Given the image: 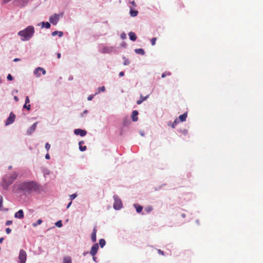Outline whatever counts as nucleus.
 Returning <instances> with one entry per match:
<instances>
[{
	"label": "nucleus",
	"mask_w": 263,
	"mask_h": 263,
	"mask_svg": "<svg viewBox=\"0 0 263 263\" xmlns=\"http://www.w3.org/2000/svg\"><path fill=\"white\" fill-rule=\"evenodd\" d=\"M18 189L23 192L25 194L30 195L33 193H40L42 191V187L36 182H24L18 185Z\"/></svg>",
	"instance_id": "1"
},
{
	"label": "nucleus",
	"mask_w": 263,
	"mask_h": 263,
	"mask_svg": "<svg viewBox=\"0 0 263 263\" xmlns=\"http://www.w3.org/2000/svg\"><path fill=\"white\" fill-rule=\"evenodd\" d=\"M34 33V27L32 26H29L24 30L19 31L18 35L21 37L22 41H25L29 40L33 36Z\"/></svg>",
	"instance_id": "2"
},
{
	"label": "nucleus",
	"mask_w": 263,
	"mask_h": 263,
	"mask_svg": "<svg viewBox=\"0 0 263 263\" xmlns=\"http://www.w3.org/2000/svg\"><path fill=\"white\" fill-rule=\"evenodd\" d=\"M17 175L15 172L13 173L11 175L6 176L3 178L2 182L3 187L7 190L13 181L17 178Z\"/></svg>",
	"instance_id": "3"
},
{
	"label": "nucleus",
	"mask_w": 263,
	"mask_h": 263,
	"mask_svg": "<svg viewBox=\"0 0 263 263\" xmlns=\"http://www.w3.org/2000/svg\"><path fill=\"white\" fill-rule=\"evenodd\" d=\"M114 208L116 210H120L122 207V203L121 199H120L117 196H114Z\"/></svg>",
	"instance_id": "4"
},
{
	"label": "nucleus",
	"mask_w": 263,
	"mask_h": 263,
	"mask_svg": "<svg viewBox=\"0 0 263 263\" xmlns=\"http://www.w3.org/2000/svg\"><path fill=\"white\" fill-rule=\"evenodd\" d=\"M27 258V254L26 252L21 249L20 251L19 255H18V259L20 263H25Z\"/></svg>",
	"instance_id": "5"
},
{
	"label": "nucleus",
	"mask_w": 263,
	"mask_h": 263,
	"mask_svg": "<svg viewBox=\"0 0 263 263\" xmlns=\"http://www.w3.org/2000/svg\"><path fill=\"white\" fill-rule=\"evenodd\" d=\"M15 119V115L13 112H11L9 114V117L7 118V119L5 122V125H8L12 124V123H13Z\"/></svg>",
	"instance_id": "6"
},
{
	"label": "nucleus",
	"mask_w": 263,
	"mask_h": 263,
	"mask_svg": "<svg viewBox=\"0 0 263 263\" xmlns=\"http://www.w3.org/2000/svg\"><path fill=\"white\" fill-rule=\"evenodd\" d=\"M59 20V15L58 14H54L52 15L50 18L49 21L53 25H56Z\"/></svg>",
	"instance_id": "7"
},
{
	"label": "nucleus",
	"mask_w": 263,
	"mask_h": 263,
	"mask_svg": "<svg viewBox=\"0 0 263 263\" xmlns=\"http://www.w3.org/2000/svg\"><path fill=\"white\" fill-rule=\"evenodd\" d=\"M99 249V245L98 243H96L92 246L90 253L92 256H94L97 253L98 250Z\"/></svg>",
	"instance_id": "8"
},
{
	"label": "nucleus",
	"mask_w": 263,
	"mask_h": 263,
	"mask_svg": "<svg viewBox=\"0 0 263 263\" xmlns=\"http://www.w3.org/2000/svg\"><path fill=\"white\" fill-rule=\"evenodd\" d=\"M74 133L76 135H80L81 136L83 137L86 135L87 132L84 129H76L74 130Z\"/></svg>",
	"instance_id": "9"
},
{
	"label": "nucleus",
	"mask_w": 263,
	"mask_h": 263,
	"mask_svg": "<svg viewBox=\"0 0 263 263\" xmlns=\"http://www.w3.org/2000/svg\"><path fill=\"white\" fill-rule=\"evenodd\" d=\"M28 1L29 0H16L15 2L18 6L23 7L27 5Z\"/></svg>",
	"instance_id": "10"
},
{
	"label": "nucleus",
	"mask_w": 263,
	"mask_h": 263,
	"mask_svg": "<svg viewBox=\"0 0 263 263\" xmlns=\"http://www.w3.org/2000/svg\"><path fill=\"white\" fill-rule=\"evenodd\" d=\"M37 122H35L27 130V134L31 135L36 129Z\"/></svg>",
	"instance_id": "11"
},
{
	"label": "nucleus",
	"mask_w": 263,
	"mask_h": 263,
	"mask_svg": "<svg viewBox=\"0 0 263 263\" xmlns=\"http://www.w3.org/2000/svg\"><path fill=\"white\" fill-rule=\"evenodd\" d=\"M97 232V229L96 227H95L93 229L92 233L91 235V239L93 242H95L97 240V237H96V234Z\"/></svg>",
	"instance_id": "12"
},
{
	"label": "nucleus",
	"mask_w": 263,
	"mask_h": 263,
	"mask_svg": "<svg viewBox=\"0 0 263 263\" xmlns=\"http://www.w3.org/2000/svg\"><path fill=\"white\" fill-rule=\"evenodd\" d=\"M39 71H42L43 74H46V70L41 67H38L36 68L34 71V73L36 75H37V77H39L40 76V74H38Z\"/></svg>",
	"instance_id": "13"
},
{
	"label": "nucleus",
	"mask_w": 263,
	"mask_h": 263,
	"mask_svg": "<svg viewBox=\"0 0 263 263\" xmlns=\"http://www.w3.org/2000/svg\"><path fill=\"white\" fill-rule=\"evenodd\" d=\"M138 111L137 110H133V112H132V120L134 121V122H136V121H138Z\"/></svg>",
	"instance_id": "14"
},
{
	"label": "nucleus",
	"mask_w": 263,
	"mask_h": 263,
	"mask_svg": "<svg viewBox=\"0 0 263 263\" xmlns=\"http://www.w3.org/2000/svg\"><path fill=\"white\" fill-rule=\"evenodd\" d=\"M149 95H147L145 97H143L142 95H140V100L137 101V104L138 105L141 104L144 101L146 100L147 98H148Z\"/></svg>",
	"instance_id": "15"
},
{
	"label": "nucleus",
	"mask_w": 263,
	"mask_h": 263,
	"mask_svg": "<svg viewBox=\"0 0 263 263\" xmlns=\"http://www.w3.org/2000/svg\"><path fill=\"white\" fill-rule=\"evenodd\" d=\"M112 50L111 47H104L102 49V52L103 53H110Z\"/></svg>",
	"instance_id": "16"
},
{
	"label": "nucleus",
	"mask_w": 263,
	"mask_h": 263,
	"mask_svg": "<svg viewBox=\"0 0 263 263\" xmlns=\"http://www.w3.org/2000/svg\"><path fill=\"white\" fill-rule=\"evenodd\" d=\"M128 35H129V39L132 41H135L136 40L137 36L134 32H132V31L129 32V33H128Z\"/></svg>",
	"instance_id": "17"
},
{
	"label": "nucleus",
	"mask_w": 263,
	"mask_h": 263,
	"mask_svg": "<svg viewBox=\"0 0 263 263\" xmlns=\"http://www.w3.org/2000/svg\"><path fill=\"white\" fill-rule=\"evenodd\" d=\"M187 112H185L183 114L179 116V119L181 122L185 121L186 120V119L187 118Z\"/></svg>",
	"instance_id": "18"
},
{
	"label": "nucleus",
	"mask_w": 263,
	"mask_h": 263,
	"mask_svg": "<svg viewBox=\"0 0 263 263\" xmlns=\"http://www.w3.org/2000/svg\"><path fill=\"white\" fill-rule=\"evenodd\" d=\"M138 13V11L134 10L132 8L130 9V16H132L133 17L136 16L137 15Z\"/></svg>",
	"instance_id": "19"
},
{
	"label": "nucleus",
	"mask_w": 263,
	"mask_h": 263,
	"mask_svg": "<svg viewBox=\"0 0 263 263\" xmlns=\"http://www.w3.org/2000/svg\"><path fill=\"white\" fill-rule=\"evenodd\" d=\"M135 52L141 55H143L145 53L144 50L142 48L136 49Z\"/></svg>",
	"instance_id": "20"
},
{
	"label": "nucleus",
	"mask_w": 263,
	"mask_h": 263,
	"mask_svg": "<svg viewBox=\"0 0 263 263\" xmlns=\"http://www.w3.org/2000/svg\"><path fill=\"white\" fill-rule=\"evenodd\" d=\"M179 123V121L178 120V119H176L173 123H171V122H169L168 123V125L170 126L171 125L172 126V128H174L176 126V125H177V123Z\"/></svg>",
	"instance_id": "21"
},
{
	"label": "nucleus",
	"mask_w": 263,
	"mask_h": 263,
	"mask_svg": "<svg viewBox=\"0 0 263 263\" xmlns=\"http://www.w3.org/2000/svg\"><path fill=\"white\" fill-rule=\"evenodd\" d=\"M42 27H45L46 28H49L50 27V24L48 22H44L42 23Z\"/></svg>",
	"instance_id": "22"
},
{
	"label": "nucleus",
	"mask_w": 263,
	"mask_h": 263,
	"mask_svg": "<svg viewBox=\"0 0 263 263\" xmlns=\"http://www.w3.org/2000/svg\"><path fill=\"white\" fill-rule=\"evenodd\" d=\"M58 34L60 37H61L63 35V33L62 31H54L52 33V36H55V35Z\"/></svg>",
	"instance_id": "23"
},
{
	"label": "nucleus",
	"mask_w": 263,
	"mask_h": 263,
	"mask_svg": "<svg viewBox=\"0 0 263 263\" xmlns=\"http://www.w3.org/2000/svg\"><path fill=\"white\" fill-rule=\"evenodd\" d=\"M134 206L136 209V211L137 213H139L141 212V211L143 209V207L142 206L138 205V204H135Z\"/></svg>",
	"instance_id": "24"
},
{
	"label": "nucleus",
	"mask_w": 263,
	"mask_h": 263,
	"mask_svg": "<svg viewBox=\"0 0 263 263\" xmlns=\"http://www.w3.org/2000/svg\"><path fill=\"white\" fill-rule=\"evenodd\" d=\"M63 263H71V259L69 256L64 258Z\"/></svg>",
	"instance_id": "25"
},
{
	"label": "nucleus",
	"mask_w": 263,
	"mask_h": 263,
	"mask_svg": "<svg viewBox=\"0 0 263 263\" xmlns=\"http://www.w3.org/2000/svg\"><path fill=\"white\" fill-rule=\"evenodd\" d=\"M99 244L101 248H103L106 244V241L104 239H101L99 240Z\"/></svg>",
	"instance_id": "26"
},
{
	"label": "nucleus",
	"mask_w": 263,
	"mask_h": 263,
	"mask_svg": "<svg viewBox=\"0 0 263 263\" xmlns=\"http://www.w3.org/2000/svg\"><path fill=\"white\" fill-rule=\"evenodd\" d=\"M42 222V220L41 219H39L37 220V221H36V223H34L32 224V226L34 227H36L37 225L39 224H41Z\"/></svg>",
	"instance_id": "27"
},
{
	"label": "nucleus",
	"mask_w": 263,
	"mask_h": 263,
	"mask_svg": "<svg viewBox=\"0 0 263 263\" xmlns=\"http://www.w3.org/2000/svg\"><path fill=\"white\" fill-rule=\"evenodd\" d=\"M55 225L59 227V228H61L62 227V221L61 220H59L57 222H55Z\"/></svg>",
	"instance_id": "28"
},
{
	"label": "nucleus",
	"mask_w": 263,
	"mask_h": 263,
	"mask_svg": "<svg viewBox=\"0 0 263 263\" xmlns=\"http://www.w3.org/2000/svg\"><path fill=\"white\" fill-rule=\"evenodd\" d=\"M171 74L170 72H165L162 74L161 77L165 78L166 76H170Z\"/></svg>",
	"instance_id": "29"
},
{
	"label": "nucleus",
	"mask_w": 263,
	"mask_h": 263,
	"mask_svg": "<svg viewBox=\"0 0 263 263\" xmlns=\"http://www.w3.org/2000/svg\"><path fill=\"white\" fill-rule=\"evenodd\" d=\"M145 211L147 212H151L152 211V208L151 206H147L145 208Z\"/></svg>",
	"instance_id": "30"
},
{
	"label": "nucleus",
	"mask_w": 263,
	"mask_h": 263,
	"mask_svg": "<svg viewBox=\"0 0 263 263\" xmlns=\"http://www.w3.org/2000/svg\"><path fill=\"white\" fill-rule=\"evenodd\" d=\"M157 40L156 37H153L151 40V44L152 46H154L155 45L156 41Z\"/></svg>",
	"instance_id": "31"
},
{
	"label": "nucleus",
	"mask_w": 263,
	"mask_h": 263,
	"mask_svg": "<svg viewBox=\"0 0 263 263\" xmlns=\"http://www.w3.org/2000/svg\"><path fill=\"white\" fill-rule=\"evenodd\" d=\"M77 196V195L76 194H73L72 195H70L69 196L70 197V200L71 201H72V200H73L74 198H76Z\"/></svg>",
	"instance_id": "32"
},
{
	"label": "nucleus",
	"mask_w": 263,
	"mask_h": 263,
	"mask_svg": "<svg viewBox=\"0 0 263 263\" xmlns=\"http://www.w3.org/2000/svg\"><path fill=\"white\" fill-rule=\"evenodd\" d=\"M23 108L27 109L28 110H30L31 109L30 105V104L27 105V104H25L23 106Z\"/></svg>",
	"instance_id": "33"
},
{
	"label": "nucleus",
	"mask_w": 263,
	"mask_h": 263,
	"mask_svg": "<svg viewBox=\"0 0 263 263\" xmlns=\"http://www.w3.org/2000/svg\"><path fill=\"white\" fill-rule=\"evenodd\" d=\"M98 89V93H99L101 91H102V92L104 91L105 90V88L104 86H102V87H99Z\"/></svg>",
	"instance_id": "34"
},
{
	"label": "nucleus",
	"mask_w": 263,
	"mask_h": 263,
	"mask_svg": "<svg viewBox=\"0 0 263 263\" xmlns=\"http://www.w3.org/2000/svg\"><path fill=\"white\" fill-rule=\"evenodd\" d=\"M79 149L82 152L85 151L86 149V146H83L82 145H79Z\"/></svg>",
	"instance_id": "35"
},
{
	"label": "nucleus",
	"mask_w": 263,
	"mask_h": 263,
	"mask_svg": "<svg viewBox=\"0 0 263 263\" xmlns=\"http://www.w3.org/2000/svg\"><path fill=\"white\" fill-rule=\"evenodd\" d=\"M7 78L8 80H9V81H12L13 80V77L10 74H8Z\"/></svg>",
	"instance_id": "36"
},
{
	"label": "nucleus",
	"mask_w": 263,
	"mask_h": 263,
	"mask_svg": "<svg viewBox=\"0 0 263 263\" xmlns=\"http://www.w3.org/2000/svg\"><path fill=\"white\" fill-rule=\"evenodd\" d=\"M45 147L47 151H48L50 148V145L48 143H46Z\"/></svg>",
	"instance_id": "37"
},
{
	"label": "nucleus",
	"mask_w": 263,
	"mask_h": 263,
	"mask_svg": "<svg viewBox=\"0 0 263 263\" xmlns=\"http://www.w3.org/2000/svg\"><path fill=\"white\" fill-rule=\"evenodd\" d=\"M24 215H15V217L19 219H22Z\"/></svg>",
	"instance_id": "38"
},
{
	"label": "nucleus",
	"mask_w": 263,
	"mask_h": 263,
	"mask_svg": "<svg viewBox=\"0 0 263 263\" xmlns=\"http://www.w3.org/2000/svg\"><path fill=\"white\" fill-rule=\"evenodd\" d=\"M30 103V100H29V97L28 96H27L26 97V99H25V104H29Z\"/></svg>",
	"instance_id": "39"
},
{
	"label": "nucleus",
	"mask_w": 263,
	"mask_h": 263,
	"mask_svg": "<svg viewBox=\"0 0 263 263\" xmlns=\"http://www.w3.org/2000/svg\"><path fill=\"white\" fill-rule=\"evenodd\" d=\"M3 203V198L2 196H0V210H2V206Z\"/></svg>",
	"instance_id": "40"
},
{
	"label": "nucleus",
	"mask_w": 263,
	"mask_h": 263,
	"mask_svg": "<svg viewBox=\"0 0 263 263\" xmlns=\"http://www.w3.org/2000/svg\"><path fill=\"white\" fill-rule=\"evenodd\" d=\"M158 253L160 254V255H164V253L163 251L160 250V249H158Z\"/></svg>",
	"instance_id": "41"
},
{
	"label": "nucleus",
	"mask_w": 263,
	"mask_h": 263,
	"mask_svg": "<svg viewBox=\"0 0 263 263\" xmlns=\"http://www.w3.org/2000/svg\"><path fill=\"white\" fill-rule=\"evenodd\" d=\"M129 64V61L128 60L125 59L124 62V65H128Z\"/></svg>",
	"instance_id": "42"
},
{
	"label": "nucleus",
	"mask_w": 263,
	"mask_h": 263,
	"mask_svg": "<svg viewBox=\"0 0 263 263\" xmlns=\"http://www.w3.org/2000/svg\"><path fill=\"white\" fill-rule=\"evenodd\" d=\"M11 232V230L8 228L6 229V232L7 233V234H9L10 233V232Z\"/></svg>",
	"instance_id": "43"
},
{
	"label": "nucleus",
	"mask_w": 263,
	"mask_h": 263,
	"mask_svg": "<svg viewBox=\"0 0 263 263\" xmlns=\"http://www.w3.org/2000/svg\"><path fill=\"white\" fill-rule=\"evenodd\" d=\"M12 223V221L11 220H8L6 222V225L8 226L11 224Z\"/></svg>",
	"instance_id": "44"
},
{
	"label": "nucleus",
	"mask_w": 263,
	"mask_h": 263,
	"mask_svg": "<svg viewBox=\"0 0 263 263\" xmlns=\"http://www.w3.org/2000/svg\"><path fill=\"white\" fill-rule=\"evenodd\" d=\"M93 98V96L92 95H89L88 97L87 100L88 101H91L92 99Z\"/></svg>",
	"instance_id": "45"
},
{
	"label": "nucleus",
	"mask_w": 263,
	"mask_h": 263,
	"mask_svg": "<svg viewBox=\"0 0 263 263\" xmlns=\"http://www.w3.org/2000/svg\"><path fill=\"white\" fill-rule=\"evenodd\" d=\"M180 132H182L183 135H186L187 133V130L186 129H183V130H181Z\"/></svg>",
	"instance_id": "46"
},
{
	"label": "nucleus",
	"mask_w": 263,
	"mask_h": 263,
	"mask_svg": "<svg viewBox=\"0 0 263 263\" xmlns=\"http://www.w3.org/2000/svg\"><path fill=\"white\" fill-rule=\"evenodd\" d=\"M15 214H23V210H20Z\"/></svg>",
	"instance_id": "47"
},
{
	"label": "nucleus",
	"mask_w": 263,
	"mask_h": 263,
	"mask_svg": "<svg viewBox=\"0 0 263 263\" xmlns=\"http://www.w3.org/2000/svg\"><path fill=\"white\" fill-rule=\"evenodd\" d=\"M124 75V73L123 71H121L119 72V76L120 77H122Z\"/></svg>",
	"instance_id": "48"
},
{
	"label": "nucleus",
	"mask_w": 263,
	"mask_h": 263,
	"mask_svg": "<svg viewBox=\"0 0 263 263\" xmlns=\"http://www.w3.org/2000/svg\"><path fill=\"white\" fill-rule=\"evenodd\" d=\"M45 158L46 159H50V156L48 154H46V155H45Z\"/></svg>",
	"instance_id": "49"
},
{
	"label": "nucleus",
	"mask_w": 263,
	"mask_h": 263,
	"mask_svg": "<svg viewBox=\"0 0 263 263\" xmlns=\"http://www.w3.org/2000/svg\"><path fill=\"white\" fill-rule=\"evenodd\" d=\"M130 4L133 6H136V3L134 1H133L132 2H130Z\"/></svg>",
	"instance_id": "50"
},
{
	"label": "nucleus",
	"mask_w": 263,
	"mask_h": 263,
	"mask_svg": "<svg viewBox=\"0 0 263 263\" xmlns=\"http://www.w3.org/2000/svg\"><path fill=\"white\" fill-rule=\"evenodd\" d=\"M21 60L20 59H18V58H15L13 60V61L14 62H18V61H20Z\"/></svg>",
	"instance_id": "51"
},
{
	"label": "nucleus",
	"mask_w": 263,
	"mask_h": 263,
	"mask_svg": "<svg viewBox=\"0 0 263 263\" xmlns=\"http://www.w3.org/2000/svg\"><path fill=\"white\" fill-rule=\"evenodd\" d=\"M14 99L15 100V101L17 102L18 101V98L16 96H14Z\"/></svg>",
	"instance_id": "52"
},
{
	"label": "nucleus",
	"mask_w": 263,
	"mask_h": 263,
	"mask_svg": "<svg viewBox=\"0 0 263 263\" xmlns=\"http://www.w3.org/2000/svg\"><path fill=\"white\" fill-rule=\"evenodd\" d=\"M61 55L60 53H57V57H58V59L61 58Z\"/></svg>",
	"instance_id": "53"
},
{
	"label": "nucleus",
	"mask_w": 263,
	"mask_h": 263,
	"mask_svg": "<svg viewBox=\"0 0 263 263\" xmlns=\"http://www.w3.org/2000/svg\"><path fill=\"white\" fill-rule=\"evenodd\" d=\"M84 143V141H80V142H79V145H82V144H83Z\"/></svg>",
	"instance_id": "54"
},
{
	"label": "nucleus",
	"mask_w": 263,
	"mask_h": 263,
	"mask_svg": "<svg viewBox=\"0 0 263 263\" xmlns=\"http://www.w3.org/2000/svg\"><path fill=\"white\" fill-rule=\"evenodd\" d=\"M4 240V238H0V243H2Z\"/></svg>",
	"instance_id": "55"
},
{
	"label": "nucleus",
	"mask_w": 263,
	"mask_h": 263,
	"mask_svg": "<svg viewBox=\"0 0 263 263\" xmlns=\"http://www.w3.org/2000/svg\"><path fill=\"white\" fill-rule=\"evenodd\" d=\"M71 201L69 203V204L67 206V208H68L70 206V205H71Z\"/></svg>",
	"instance_id": "56"
},
{
	"label": "nucleus",
	"mask_w": 263,
	"mask_h": 263,
	"mask_svg": "<svg viewBox=\"0 0 263 263\" xmlns=\"http://www.w3.org/2000/svg\"><path fill=\"white\" fill-rule=\"evenodd\" d=\"M96 257L94 256H93V260L96 261Z\"/></svg>",
	"instance_id": "57"
}]
</instances>
